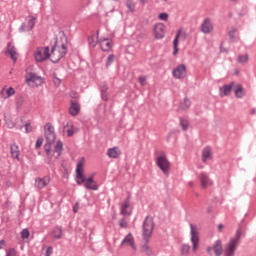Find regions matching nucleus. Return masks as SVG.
Here are the masks:
<instances>
[{
    "mask_svg": "<svg viewBox=\"0 0 256 256\" xmlns=\"http://www.w3.org/2000/svg\"><path fill=\"white\" fill-rule=\"evenodd\" d=\"M44 133L46 137L44 150L46 151L48 159L53 161L58 157H61V153H63V142L58 141L54 147V150H52L51 145L55 143V128L50 123H47L44 126Z\"/></svg>",
    "mask_w": 256,
    "mask_h": 256,
    "instance_id": "nucleus-1",
    "label": "nucleus"
},
{
    "mask_svg": "<svg viewBox=\"0 0 256 256\" xmlns=\"http://www.w3.org/2000/svg\"><path fill=\"white\" fill-rule=\"evenodd\" d=\"M65 55H67V37L61 36L60 38H57L51 49L50 61H52V63H59Z\"/></svg>",
    "mask_w": 256,
    "mask_h": 256,
    "instance_id": "nucleus-2",
    "label": "nucleus"
},
{
    "mask_svg": "<svg viewBox=\"0 0 256 256\" xmlns=\"http://www.w3.org/2000/svg\"><path fill=\"white\" fill-rule=\"evenodd\" d=\"M120 247L129 249L133 254H136L137 253V242H135V236H133V234H131V233H128L122 240Z\"/></svg>",
    "mask_w": 256,
    "mask_h": 256,
    "instance_id": "nucleus-3",
    "label": "nucleus"
},
{
    "mask_svg": "<svg viewBox=\"0 0 256 256\" xmlns=\"http://www.w3.org/2000/svg\"><path fill=\"white\" fill-rule=\"evenodd\" d=\"M157 167L164 173V175H169L171 171V162L167 159V156L162 154L156 158Z\"/></svg>",
    "mask_w": 256,
    "mask_h": 256,
    "instance_id": "nucleus-4",
    "label": "nucleus"
},
{
    "mask_svg": "<svg viewBox=\"0 0 256 256\" xmlns=\"http://www.w3.org/2000/svg\"><path fill=\"white\" fill-rule=\"evenodd\" d=\"M154 227L155 223L153 222V217L147 216L143 224V237L145 241H149V238L153 234Z\"/></svg>",
    "mask_w": 256,
    "mask_h": 256,
    "instance_id": "nucleus-5",
    "label": "nucleus"
},
{
    "mask_svg": "<svg viewBox=\"0 0 256 256\" xmlns=\"http://www.w3.org/2000/svg\"><path fill=\"white\" fill-rule=\"evenodd\" d=\"M34 58L36 63H43V61L50 59L49 47H38L34 52Z\"/></svg>",
    "mask_w": 256,
    "mask_h": 256,
    "instance_id": "nucleus-6",
    "label": "nucleus"
},
{
    "mask_svg": "<svg viewBox=\"0 0 256 256\" xmlns=\"http://www.w3.org/2000/svg\"><path fill=\"white\" fill-rule=\"evenodd\" d=\"M45 81L41 76H37V74L33 72H28L26 74V83L29 85V87H39L41 86Z\"/></svg>",
    "mask_w": 256,
    "mask_h": 256,
    "instance_id": "nucleus-7",
    "label": "nucleus"
},
{
    "mask_svg": "<svg viewBox=\"0 0 256 256\" xmlns=\"http://www.w3.org/2000/svg\"><path fill=\"white\" fill-rule=\"evenodd\" d=\"M190 235L192 251L196 252L199 249V228L195 224H190Z\"/></svg>",
    "mask_w": 256,
    "mask_h": 256,
    "instance_id": "nucleus-8",
    "label": "nucleus"
},
{
    "mask_svg": "<svg viewBox=\"0 0 256 256\" xmlns=\"http://www.w3.org/2000/svg\"><path fill=\"white\" fill-rule=\"evenodd\" d=\"M206 251L210 256H221L223 255V244L217 240L212 246H208Z\"/></svg>",
    "mask_w": 256,
    "mask_h": 256,
    "instance_id": "nucleus-9",
    "label": "nucleus"
},
{
    "mask_svg": "<svg viewBox=\"0 0 256 256\" xmlns=\"http://www.w3.org/2000/svg\"><path fill=\"white\" fill-rule=\"evenodd\" d=\"M237 245H239V235L229 241L224 250V255L235 256V250L237 249Z\"/></svg>",
    "mask_w": 256,
    "mask_h": 256,
    "instance_id": "nucleus-10",
    "label": "nucleus"
},
{
    "mask_svg": "<svg viewBox=\"0 0 256 256\" xmlns=\"http://www.w3.org/2000/svg\"><path fill=\"white\" fill-rule=\"evenodd\" d=\"M37 21V18L35 16H28L25 18L20 31H22V33H25L26 31H31V29H33V27H35V23Z\"/></svg>",
    "mask_w": 256,
    "mask_h": 256,
    "instance_id": "nucleus-11",
    "label": "nucleus"
},
{
    "mask_svg": "<svg viewBox=\"0 0 256 256\" xmlns=\"http://www.w3.org/2000/svg\"><path fill=\"white\" fill-rule=\"evenodd\" d=\"M165 29L166 26L163 23H157L153 26V36L155 39H164L165 38Z\"/></svg>",
    "mask_w": 256,
    "mask_h": 256,
    "instance_id": "nucleus-12",
    "label": "nucleus"
},
{
    "mask_svg": "<svg viewBox=\"0 0 256 256\" xmlns=\"http://www.w3.org/2000/svg\"><path fill=\"white\" fill-rule=\"evenodd\" d=\"M172 75L175 79H185L187 77V66L185 64L177 66L173 69Z\"/></svg>",
    "mask_w": 256,
    "mask_h": 256,
    "instance_id": "nucleus-13",
    "label": "nucleus"
},
{
    "mask_svg": "<svg viewBox=\"0 0 256 256\" xmlns=\"http://www.w3.org/2000/svg\"><path fill=\"white\" fill-rule=\"evenodd\" d=\"M87 181V178H85V175H83V162H78L77 163V168H76V183L78 185H83Z\"/></svg>",
    "mask_w": 256,
    "mask_h": 256,
    "instance_id": "nucleus-14",
    "label": "nucleus"
},
{
    "mask_svg": "<svg viewBox=\"0 0 256 256\" xmlns=\"http://www.w3.org/2000/svg\"><path fill=\"white\" fill-rule=\"evenodd\" d=\"M199 181L201 189H207L208 187H213V180L206 173H201L199 175Z\"/></svg>",
    "mask_w": 256,
    "mask_h": 256,
    "instance_id": "nucleus-15",
    "label": "nucleus"
},
{
    "mask_svg": "<svg viewBox=\"0 0 256 256\" xmlns=\"http://www.w3.org/2000/svg\"><path fill=\"white\" fill-rule=\"evenodd\" d=\"M15 95V88L4 86L0 91L1 99H9Z\"/></svg>",
    "mask_w": 256,
    "mask_h": 256,
    "instance_id": "nucleus-16",
    "label": "nucleus"
},
{
    "mask_svg": "<svg viewBox=\"0 0 256 256\" xmlns=\"http://www.w3.org/2000/svg\"><path fill=\"white\" fill-rule=\"evenodd\" d=\"M201 31L202 33H205L206 35L209 33H213L214 28L213 24L211 23V19L206 18L203 23L201 24Z\"/></svg>",
    "mask_w": 256,
    "mask_h": 256,
    "instance_id": "nucleus-17",
    "label": "nucleus"
},
{
    "mask_svg": "<svg viewBox=\"0 0 256 256\" xmlns=\"http://www.w3.org/2000/svg\"><path fill=\"white\" fill-rule=\"evenodd\" d=\"M6 53H8L12 59V61H17V59L19 58V53L17 52V48H15V45H13V43L9 42L7 45V51Z\"/></svg>",
    "mask_w": 256,
    "mask_h": 256,
    "instance_id": "nucleus-18",
    "label": "nucleus"
},
{
    "mask_svg": "<svg viewBox=\"0 0 256 256\" xmlns=\"http://www.w3.org/2000/svg\"><path fill=\"white\" fill-rule=\"evenodd\" d=\"M84 187L90 191H97L99 189V184L94 181L93 177L87 178L84 182Z\"/></svg>",
    "mask_w": 256,
    "mask_h": 256,
    "instance_id": "nucleus-19",
    "label": "nucleus"
},
{
    "mask_svg": "<svg viewBox=\"0 0 256 256\" xmlns=\"http://www.w3.org/2000/svg\"><path fill=\"white\" fill-rule=\"evenodd\" d=\"M131 203H129V201H125L121 204V208H120V213L121 215H123L124 217H129V215H131Z\"/></svg>",
    "mask_w": 256,
    "mask_h": 256,
    "instance_id": "nucleus-20",
    "label": "nucleus"
},
{
    "mask_svg": "<svg viewBox=\"0 0 256 256\" xmlns=\"http://www.w3.org/2000/svg\"><path fill=\"white\" fill-rule=\"evenodd\" d=\"M50 181L49 177L36 178L35 187H37V189H43L49 185Z\"/></svg>",
    "mask_w": 256,
    "mask_h": 256,
    "instance_id": "nucleus-21",
    "label": "nucleus"
},
{
    "mask_svg": "<svg viewBox=\"0 0 256 256\" xmlns=\"http://www.w3.org/2000/svg\"><path fill=\"white\" fill-rule=\"evenodd\" d=\"M79 111H81V106L79 105V103H77L75 101H71V105L69 108V114L72 117H77V115H79Z\"/></svg>",
    "mask_w": 256,
    "mask_h": 256,
    "instance_id": "nucleus-22",
    "label": "nucleus"
},
{
    "mask_svg": "<svg viewBox=\"0 0 256 256\" xmlns=\"http://www.w3.org/2000/svg\"><path fill=\"white\" fill-rule=\"evenodd\" d=\"M107 155L110 159H119L121 157V149L119 147L109 148Z\"/></svg>",
    "mask_w": 256,
    "mask_h": 256,
    "instance_id": "nucleus-23",
    "label": "nucleus"
},
{
    "mask_svg": "<svg viewBox=\"0 0 256 256\" xmlns=\"http://www.w3.org/2000/svg\"><path fill=\"white\" fill-rule=\"evenodd\" d=\"M99 43L102 51H109L113 47V42L107 38H101Z\"/></svg>",
    "mask_w": 256,
    "mask_h": 256,
    "instance_id": "nucleus-24",
    "label": "nucleus"
},
{
    "mask_svg": "<svg viewBox=\"0 0 256 256\" xmlns=\"http://www.w3.org/2000/svg\"><path fill=\"white\" fill-rule=\"evenodd\" d=\"M233 91L235 93V97L238 99H242V97H245V90L243 89V86L240 84H235L233 87Z\"/></svg>",
    "mask_w": 256,
    "mask_h": 256,
    "instance_id": "nucleus-25",
    "label": "nucleus"
},
{
    "mask_svg": "<svg viewBox=\"0 0 256 256\" xmlns=\"http://www.w3.org/2000/svg\"><path fill=\"white\" fill-rule=\"evenodd\" d=\"M88 43H89L90 47H97V43H99V31H96L95 34H92L88 38Z\"/></svg>",
    "mask_w": 256,
    "mask_h": 256,
    "instance_id": "nucleus-26",
    "label": "nucleus"
},
{
    "mask_svg": "<svg viewBox=\"0 0 256 256\" xmlns=\"http://www.w3.org/2000/svg\"><path fill=\"white\" fill-rule=\"evenodd\" d=\"M235 87V83H231L229 85H226L222 88H220V95L221 97L227 96L231 94V90Z\"/></svg>",
    "mask_w": 256,
    "mask_h": 256,
    "instance_id": "nucleus-27",
    "label": "nucleus"
},
{
    "mask_svg": "<svg viewBox=\"0 0 256 256\" xmlns=\"http://www.w3.org/2000/svg\"><path fill=\"white\" fill-rule=\"evenodd\" d=\"M191 107V100L189 98H184V100L179 105L180 111H187Z\"/></svg>",
    "mask_w": 256,
    "mask_h": 256,
    "instance_id": "nucleus-28",
    "label": "nucleus"
},
{
    "mask_svg": "<svg viewBox=\"0 0 256 256\" xmlns=\"http://www.w3.org/2000/svg\"><path fill=\"white\" fill-rule=\"evenodd\" d=\"M209 159H211V148L206 147L202 152V161L205 163L206 161H209Z\"/></svg>",
    "mask_w": 256,
    "mask_h": 256,
    "instance_id": "nucleus-29",
    "label": "nucleus"
},
{
    "mask_svg": "<svg viewBox=\"0 0 256 256\" xmlns=\"http://www.w3.org/2000/svg\"><path fill=\"white\" fill-rule=\"evenodd\" d=\"M10 150H11V156L13 157V159H19V146H17L16 144H12L10 146Z\"/></svg>",
    "mask_w": 256,
    "mask_h": 256,
    "instance_id": "nucleus-30",
    "label": "nucleus"
},
{
    "mask_svg": "<svg viewBox=\"0 0 256 256\" xmlns=\"http://www.w3.org/2000/svg\"><path fill=\"white\" fill-rule=\"evenodd\" d=\"M181 35V32H179L176 36L175 39L173 40V45H174V51H173V55H177V53H179V36Z\"/></svg>",
    "mask_w": 256,
    "mask_h": 256,
    "instance_id": "nucleus-31",
    "label": "nucleus"
},
{
    "mask_svg": "<svg viewBox=\"0 0 256 256\" xmlns=\"http://www.w3.org/2000/svg\"><path fill=\"white\" fill-rule=\"evenodd\" d=\"M149 240H146V242ZM142 253H146V255H151L153 253V250L151 249V246L149 244L145 243L141 246Z\"/></svg>",
    "mask_w": 256,
    "mask_h": 256,
    "instance_id": "nucleus-32",
    "label": "nucleus"
},
{
    "mask_svg": "<svg viewBox=\"0 0 256 256\" xmlns=\"http://www.w3.org/2000/svg\"><path fill=\"white\" fill-rule=\"evenodd\" d=\"M180 127L182 131H187V129H189V120L180 118Z\"/></svg>",
    "mask_w": 256,
    "mask_h": 256,
    "instance_id": "nucleus-33",
    "label": "nucleus"
},
{
    "mask_svg": "<svg viewBox=\"0 0 256 256\" xmlns=\"http://www.w3.org/2000/svg\"><path fill=\"white\" fill-rule=\"evenodd\" d=\"M115 61V55L110 54L106 60H105V66L107 68L111 67V65H113V62Z\"/></svg>",
    "mask_w": 256,
    "mask_h": 256,
    "instance_id": "nucleus-34",
    "label": "nucleus"
},
{
    "mask_svg": "<svg viewBox=\"0 0 256 256\" xmlns=\"http://www.w3.org/2000/svg\"><path fill=\"white\" fill-rule=\"evenodd\" d=\"M63 235V230H61L60 227H56L54 228L53 230V236L56 238V239H61V236Z\"/></svg>",
    "mask_w": 256,
    "mask_h": 256,
    "instance_id": "nucleus-35",
    "label": "nucleus"
},
{
    "mask_svg": "<svg viewBox=\"0 0 256 256\" xmlns=\"http://www.w3.org/2000/svg\"><path fill=\"white\" fill-rule=\"evenodd\" d=\"M126 7L131 11V13L135 12V1L133 0H127Z\"/></svg>",
    "mask_w": 256,
    "mask_h": 256,
    "instance_id": "nucleus-36",
    "label": "nucleus"
},
{
    "mask_svg": "<svg viewBox=\"0 0 256 256\" xmlns=\"http://www.w3.org/2000/svg\"><path fill=\"white\" fill-rule=\"evenodd\" d=\"M181 251H182V255H189V251H191V246L187 244H183Z\"/></svg>",
    "mask_w": 256,
    "mask_h": 256,
    "instance_id": "nucleus-37",
    "label": "nucleus"
},
{
    "mask_svg": "<svg viewBox=\"0 0 256 256\" xmlns=\"http://www.w3.org/2000/svg\"><path fill=\"white\" fill-rule=\"evenodd\" d=\"M247 61H249V56L247 54L238 57V63H247Z\"/></svg>",
    "mask_w": 256,
    "mask_h": 256,
    "instance_id": "nucleus-38",
    "label": "nucleus"
},
{
    "mask_svg": "<svg viewBox=\"0 0 256 256\" xmlns=\"http://www.w3.org/2000/svg\"><path fill=\"white\" fill-rule=\"evenodd\" d=\"M158 19H160V21H167V19H169V14L163 12V13H160L158 15Z\"/></svg>",
    "mask_w": 256,
    "mask_h": 256,
    "instance_id": "nucleus-39",
    "label": "nucleus"
},
{
    "mask_svg": "<svg viewBox=\"0 0 256 256\" xmlns=\"http://www.w3.org/2000/svg\"><path fill=\"white\" fill-rule=\"evenodd\" d=\"M24 99L23 97H19L17 100H16V107L17 109H21V107H23V103H24Z\"/></svg>",
    "mask_w": 256,
    "mask_h": 256,
    "instance_id": "nucleus-40",
    "label": "nucleus"
},
{
    "mask_svg": "<svg viewBox=\"0 0 256 256\" xmlns=\"http://www.w3.org/2000/svg\"><path fill=\"white\" fill-rule=\"evenodd\" d=\"M29 235H30V233H29L28 229H23L21 231V238L22 239H29Z\"/></svg>",
    "mask_w": 256,
    "mask_h": 256,
    "instance_id": "nucleus-41",
    "label": "nucleus"
},
{
    "mask_svg": "<svg viewBox=\"0 0 256 256\" xmlns=\"http://www.w3.org/2000/svg\"><path fill=\"white\" fill-rule=\"evenodd\" d=\"M138 81L142 87H145V85H147V78L145 76H140L138 78Z\"/></svg>",
    "mask_w": 256,
    "mask_h": 256,
    "instance_id": "nucleus-42",
    "label": "nucleus"
},
{
    "mask_svg": "<svg viewBox=\"0 0 256 256\" xmlns=\"http://www.w3.org/2000/svg\"><path fill=\"white\" fill-rule=\"evenodd\" d=\"M235 33H237V28H232L229 31L228 35H229L230 39H235Z\"/></svg>",
    "mask_w": 256,
    "mask_h": 256,
    "instance_id": "nucleus-43",
    "label": "nucleus"
},
{
    "mask_svg": "<svg viewBox=\"0 0 256 256\" xmlns=\"http://www.w3.org/2000/svg\"><path fill=\"white\" fill-rule=\"evenodd\" d=\"M17 255V251H15L14 248H10L8 251H7V255L6 256H16Z\"/></svg>",
    "mask_w": 256,
    "mask_h": 256,
    "instance_id": "nucleus-44",
    "label": "nucleus"
},
{
    "mask_svg": "<svg viewBox=\"0 0 256 256\" xmlns=\"http://www.w3.org/2000/svg\"><path fill=\"white\" fill-rule=\"evenodd\" d=\"M51 255H53V247L49 246L46 249L45 256H51Z\"/></svg>",
    "mask_w": 256,
    "mask_h": 256,
    "instance_id": "nucleus-45",
    "label": "nucleus"
},
{
    "mask_svg": "<svg viewBox=\"0 0 256 256\" xmlns=\"http://www.w3.org/2000/svg\"><path fill=\"white\" fill-rule=\"evenodd\" d=\"M43 145V138H38L36 141V149H39Z\"/></svg>",
    "mask_w": 256,
    "mask_h": 256,
    "instance_id": "nucleus-46",
    "label": "nucleus"
},
{
    "mask_svg": "<svg viewBox=\"0 0 256 256\" xmlns=\"http://www.w3.org/2000/svg\"><path fill=\"white\" fill-rule=\"evenodd\" d=\"M53 83H54V85L59 86V85H61V79H59L57 77H54L53 78Z\"/></svg>",
    "mask_w": 256,
    "mask_h": 256,
    "instance_id": "nucleus-47",
    "label": "nucleus"
},
{
    "mask_svg": "<svg viewBox=\"0 0 256 256\" xmlns=\"http://www.w3.org/2000/svg\"><path fill=\"white\" fill-rule=\"evenodd\" d=\"M73 133H74V132H73V129H72V128L66 130V135H67V137H72Z\"/></svg>",
    "mask_w": 256,
    "mask_h": 256,
    "instance_id": "nucleus-48",
    "label": "nucleus"
},
{
    "mask_svg": "<svg viewBox=\"0 0 256 256\" xmlns=\"http://www.w3.org/2000/svg\"><path fill=\"white\" fill-rule=\"evenodd\" d=\"M119 225L121 226V227H127V222L124 220V219H122V220H120L119 221Z\"/></svg>",
    "mask_w": 256,
    "mask_h": 256,
    "instance_id": "nucleus-49",
    "label": "nucleus"
},
{
    "mask_svg": "<svg viewBox=\"0 0 256 256\" xmlns=\"http://www.w3.org/2000/svg\"><path fill=\"white\" fill-rule=\"evenodd\" d=\"M102 99H103L104 101H107V100L109 99V96H108L105 92H103V94H102Z\"/></svg>",
    "mask_w": 256,
    "mask_h": 256,
    "instance_id": "nucleus-50",
    "label": "nucleus"
},
{
    "mask_svg": "<svg viewBox=\"0 0 256 256\" xmlns=\"http://www.w3.org/2000/svg\"><path fill=\"white\" fill-rule=\"evenodd\" d=\"M31 124H26L25 125V130H26V133H29V131H31Z\"/></svg>",
    "mask_w": 256,
    "mask_h": 256,
    "instance_id": "nucleus-51",
    "label": "nucleus"
},
{
    "mask_svg": "<svg viewBox=\"0 0 256 256\" xmlns=\"http://www.w3.org/2000/svg\"><path fill=\"white\" fill-rule=\"evenodd\" d=\"M250 115H256V109L255 108H251L249 111Z\"/></svg>",
    "mask_w": 256,
    "mask_h": 256,
    "instance_id": "nucleus-52",
    "label": "nucleus"
},
{
    "mask_svg": "<svg viewBox=\"0 0 256 256\" xmlns=\"http://www.w3.org/2000/svg\"><path fill=\"white\" fill-rule=\"evenodd\" d=\"M5 248V240H1L0 241V249H4Z\"/></svg>",
    "mask_w": 256,
    "mask_h": 256,
    "instance_id": "nucleus-53",
    "label": "nucleus"
},
{
    "mask_svg": "<svg viewBox=\"0 0 256 256\" xmlns=\"http://www.w3.org/2000/svg\"><path fill=\"white\" fill-rule=\"evenodd\" d=\"M149 3V0H140L141 5H147Z\"/></svg>",
    "mask_w": 256,
    "mask_h": 256,
    "instance_id": "nucleus-54",
    "label": "nucleus"
},
{
    "mask_svg": "<svg viewBox=\"0 0 256 256\" xmlns=\"http://www.w3.org/2000/svg\"><path fill=\"white\" fill-rule=\"evenodd\" d=\"M188 187H191V188L195 187V182L193 181L188 182Z\"/></svg>",
    "mask_w": 256,
    "mask_h": 256,
    "instance_id": "nucleus-55",
    "label": "nucleus"
},
{
    "mask_svg": "<svg viewBox=\"0 0 256 256\" xmlns=\"http://www.w3.org/2000/svg\"><path fill=\"white\" fill-rule=\"evenodd\" d=\"M220 49H221L222 53H227V51H228L227 49L223 48V45H221Z\"/></svg>",
    "mask_w": 256,
    "mask_h": 256,
    "instance_id": "nucleus-56",
    "label": "nucleus"
},
{
    "mask_svg": "<svg viewBox=\"0 0 256 256\" xmlns=\"http://www.w3.org/2000/svg\"><path fill=\"white\" fill-rule=\"evenodd\" d=\"M102 93H107V86L102 87Z\"/></svg>",
    "mask_w": 256,
    "mask_h": 256,
    "instance_id": "nucleus-57",
    "label": "nucleus"
},
{
    "mask_svg": "<svg viewBox=\"0 0 256 256\" xmlns=\"http://www.w3.org/2000/svg\"><path fill=\"white\" fill-rule=\"evenodd\" d=\"M224 228H225V226H224L223 224L218 225L219 231H221V230L224 229Z\"/></svg>",
    "mask_w": 256,
    "mask_h": 256,
    "instance_id": "nucleus-58",
    "label": "nucleus"
},
{
    "mask_svg": "<svg viewBox=\"0 0 256 256\" xmlns=\"http://www.w3.org/2000/svg\"><path fill=\"white\" fill-rule=\"evenodd\" d=\"M67 127H71V128H72V127H73V124H71V123L68 122L67 125L64 127V129H67Z\"/></svg>",
    "mask_w": 256,
    "mask_h": 256,
    "instance_id": "nucleus-59",
    "label": "nucleus"
},
{
    "mask_svg": "<svg viewBox=\"0 0 256 256\" xmlns=\"http://www.w3.org/2000/svg\"><path fill=\"white\" fill-rule=\"evenodd\" d=\"M77 211V208H74V212H76Z\"/></svg>",
    "mask_w": 256,
    "mask_h": 256,
    "instance_id": "nucleus-60",
    "label": "nucleus"
},
{
    "mask_svg": "<svg viewBox=\"0 0 256 256\" xmlns=\"http://www.w3.org/2000/svg\"><path fill=\"white\" fill-rule=\"evenodd\" d=\"M77 211V208H74V212H76Z\"/></svg>",
    "mask_w": 256,
    "mask_h": 256,
    "instance_id": "nucleus-61",
    "label": "nucleus"
},
{
    "mask_svg": "<svg viewBox=\"0 0 256 256\" xmlns=\"http://www.w3.org/2000/svg\"><path fill=\"white\" fill-rule=\"evenodd\" d=\"M9 73H10V75H11V73H13V71H10Z\"/></svg>",
    "mask_w": 256,
    "mask_h": 256,
    "instance_id": "nucleus-62",
    "label": "nucleus"
},
{
    "mask_svg": "<svg viewBox=\"0 0 256 256\" xmlns=\"http://www.w3.org/2000/svg\"><path fill=\"white\" fill-rule=\"evenodd\" d=\"M230 1H236V0H230Z\"/></svg>",
    "mask_w": 256,
    "mask_h": 256,
    "instance_id": "nucleus-63",
    "label": "nucleus"
},
{
    "mask_svg": "<svg viewBox=\"0 0 256 256\" xmlns=\"http://www.w3.org/2000/svg\"><path fill=\"white\" fill-rule=\"evenodd\" d=\"M163 1H167V0H163Z\"/></svg>",
    "mask_w": 256,
    "mask_h": 256,
    "instance_id": "nucleus-64",
    "label": "nucleus"
}]
</instances>
